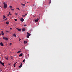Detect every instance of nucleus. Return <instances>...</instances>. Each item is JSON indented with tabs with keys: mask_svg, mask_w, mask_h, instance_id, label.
Masks as SVG:
<instances>
[{
	"mask_svg": "<svg viewBox=\"0 0 72 72\" xmlns=\"http://www.w3.org/2000/svg\"><path fill=\"white\" fill-rule=\"evenodd\" d=\"M3 39H4V40H6V41H7V40H8V38L6 37H3Z\"/></svg>",
	"mask_w": 72,
	"mask_h": 72,
	"instance_id": "3",
	"label": "nucleus"
},
{
	"mask_svg": "<svg viewBox=\"0 0 72 72\" xmlns=\"http://www.w3.org/2000/svg\"><path fill=\"white\" fill-rule=\"evenodd\" d=\"M51 3V0H50V3Z\"/></svg>",
	"mask_w": 72,
	"mask_h": 72,
	"instance_id": "20",
	"label": "nucleus"
},
{
	"mask_svg": "<svg viewBox=\"0 0 72 72\" xmlns=\"http://www.w3.org/2000/svg\"><path fill=\"white\" fill-rule=\"evenodd\" d=\"M34 5H35V4H33V6H34Z\"/></svg>",
	"mask_w": 72,
	"mask_h": 72,
	"instance_id": "41",
	"label": "nucleus"
},
{
	"mask_svg": "<svg viewBox=\"0 0 72 72\" xmlns=\"http://www.w3.org/2000/svg\"><path fill=\"white\" fill-rule=\"evenodd\" d=\"M6 24H9V22H6Z\"/></svg>",
	"mask_w": 72,
	"mask_h": 72,
	"instance_id": "18",
	"label": "nucleus"
},
{
	"mask_svg": "<svg viewBox=\"0 0 72 72\" xmlns=\"http://www.w3.org/2000/svg\"><path fill=\"white\" fill-rule=\"evenodd\" d=\"M25 28H24L22 29V31H25Z\"/></svg>",
	"mask_w": 72,
	"mask_h": 72,
	"instance_id": "12",
	"label": "nucleus"
},
{
	"mask_svg": "<svg viewBox=\"0 0 72 72\" xmlns=\"http://www.w3.org/2000/svg\"><path fill=\"white\" fill-rule=\"evenodd\" d=\"M27 34L26 36L27 38H30V36L31 34L29 33H28V32H27Z\"/></svg>",
	"mask_w": 72,
	"mask_h": 72,
	"instance_id": "2",
	"label": "nucleus"
},
{
	"mask_svg": "<svg viewBox=\"0 0 72 72\" xmlns=\"http://www.w3.org/2000/svg\"><path fill=\"white\" fill-rule=\"evenodd\" d=\"M35 22H37L38 21H39V19H37L35 20Z\"/></svg>",
	"mask_w": 72,
	"mask_h": 72,
	"instance_id": "5",
	"label": "nucleus"
},
{
	"mask_svg": "<svg viewBox=\"0 0 72 72\" xmlns=\"http://www.w3.org/2000/svg\"><path fill=\"white\" fill-rule=\"evenodd\" d=\"M15 64H14V67H15Z\"/></svg>",
	"mask_w": 72,
	"mask_h": 72,
	"instance_id": "32",
	"label": "nucleus"
},
{
	"mask_svg": "<svg viewBox=\"0 0 72 72\" xmlns=\"http://www.w3.org/2000/svg\"><path fill=\"white\" fill-rule=\"evenodd\" d=\"M9 15H11V14H10V12L9 13Z\"/></svg>",
	"mask_w": 72,
	"mask_h": 72,
	"instance_id": "23",
	"label": "nucleus"
},
{
	"mask_svg": "<svg viewBox=\"0 0 72 72\" xmlns=\"http://www.w3.org/2000/svg\"><path fill=\"white\" fill-rule=\"evenodd\" d=\"M1 35H4V32L3 31H1Z\"/></svg>",
	"mask_w": 72,
	"mask_h": 72,
	"instance_id": "9",
	"label": "nucleus"
},
{
	"mask_svg": "<svg viewBox=\"0 0 72 72\" xmlns=\"http://www.w3.org/2000/svg\"><path fill=\"white\" fill-rule=\"evenodd\" d=\"M0 63H1L2 65H3V66H4V63L2 62L1 61H0Z\"/></svg>",
	"mask_w": 72,
	"mask_h": 72,
	"instance_id": "4",
	"label": "nucleus"
},
{
	"mask_svg": "<svg viewBox=\"0 0 72 72\" xmlns=\"http://www.w3.org/2000/svg\"><path fill=\"white\" fill-rule=\"evenodd\" d=\"M6 18V17L4 15H3V19H5V18Z\"/></svg>",
	"mask_w": 72,
	"mask_h": 72,
	"instance_id": "14",
	"label": "nucleus"
},
{
	"mask_svg": "<svg viewBox=\"0 0 72 72\" xmlns=\"http://www.w3.org/2000/svg\"><path fill=\"white\" fill-rule=\"evenodd\" d=\"M24 26L25 27H26V26H27V25L26 24H25V25H24Z\"/></svg>",
	"mask_w": 72,
	"mask_h": 72,
	"instance_id": "28",
	"label": "nucleus"
},
{
	"mask_svg": "<svg viewBox=\"0 0 72 72\" xmlns=\"http://www.w3.org/2000/svg\"><path fill=\"white\" fill-rule=\"evenodd\" d=\"M14 20L15 21H17V19H14Z\"/></svg>",
	"mask_w": 72,
	"mask_h": 72,
	"instance_id": "24",
	"label": "nucleus"
},
{
	"mask_svg": "<svg viewBox=\"0 0 72 72\" xmlns=\"http://www.w3.org/2000/svg\"><path fill=\"white\" fill-rule=\"evenodd\" d=\"M21 22H23L24 21V19L23 18H21L20 19Z\"/></svg>",
	"mask_w": 72,
	"mask_h": 72,
	"instance_id": "8",
	"label": "nucleus"
},
{
	"mask_svg": "<svg viewBox=\"0 0 72 72\" xmlns=\"http://www.w3.org/2000/svg\"><path fill=\"white\" fill-rule=\"evenodd\" d=\"M0 45H1V46H4V44H3V43L2 42L0 43Z\"/></svg>",
	"mask_w": 72,
	"mask_h": 72,
	"instance_id": "6",
	"label": "nucleus"
},
{
	"mask_svg": "<svg viewBox=\"0 0 72 72\" xmlns=\"http://www.w3.org/2000/svg\"><path fill=\"white\" fill-rule=\"evenodd\" d=\"M17 30H18L19 31H20L21 30V29H18Z\"/></svg>",
	"mask_w": 72,
	"mask_h": 72,
	"instance_id": "19",
	"label": "nucleus"
},
{
	"mask_svg": "<svg viewBox=\"0 0 72 72\" xmlns=\"http://www.w3.org/2000/svg\"><path fill=\"white\" fill-rule=\"evenodd\" d=\"M27 3H28V2H27Z\"/></svg>",
	"mask_w": 72,
	"mask_h": 72,
	"instance_id": "42",
	"label": "nucleus"
},
{
	"mask_svg": "<svg viewBox=\"0 0 72 72\" xmlns=\"http://www.w3.org/2000/svg\"><path fill=\"white\" fill-rule=\"evenodd\" d=\"M22 66V63H21L20 66H19V68H21Z\"/></svg>",
	"mask_w": 72,
	"mask_h": 72,
	"instance_id": "7",
	"label": "nucleus"
},
{
	"mask_svg": "<svg viewBox=\"0 0 72 72\" xmlns=\"http://www.w3.org/2000/svg\"><path fill=\"white\" fill-rule=\"evenodd\" d=\"M10 30H12V28H10Z\"/></svg>",
	"mask_w": 72,
	"mask_h": 72,
	"instance_id": "37",
	"label": "nucleus"
},
{
	"mask_svg": "<svg viewBox=\"0 0 72 72\" xmlns=\"http://www.w3.org/2000/svg\"><path fill=\"white\" fill-rule=\"evenodd\" d=\"M25 15L26 16V15H27V14H25Z\"/></svg>",
	"mask_w": 72,
	"mask_h": 72,
	"instance_id": "36",
	"label": "nucleus"
},
{
	"mask_svg": "<svg viewBox=\"0 0 72 72\" xmlns=\"http://www.w3.org/2000/svg\"><path fill=\"white\" fill-rule=\"evenodd\" d=\"M9 64V65H10V64Z\"/></svg>",
	"mask_w": 72,
	"mask_h": 72,
	"instance_id": "40",
	"label": "nucleus"
},
{
	"mask_svg": "<svg viewBox=\"0 0 72 72\" xmlns=\"http://www.w3.org/2000/svg\"><path fill=\"white\" fill-rule=\"evenodd\" d=\"M24 44H27V42L26 41H24Z\"/></svg>",
	"mask_w": 72,
	"mask_h": 72,
	"instance_id": "11",
	"label": "nucleus"
},
{
	"mask_svg": "<svg viewBox=\"0 0 72 72\" xmlns=\"http://www.w3.org/2000/svg\"><path fill=\"white\" fill-rule=\"evenodd\" d=\"M22 55H23V54H22V53H21V54H20L19 56V57H22Z\"/></svg>",
	"mask_w": 72,
	"mask_h": 72,
	"instance_id": "15",
	"label": "nucleus"
},
{
	"mask_svg": "<svg viewBox=\"0 0 72 72\" xmlns=\"http://www.w3.org/2000/svg\"><path fill=\"white\" fill-rule=\"evenodd\" d=\"M17 62H16V63H15V64H15H15H17Z\"/></svg>",
	"mask_w": 72,
	"mask_h": 72,
	"instance_id": "27",
	"label": "nucleus"
},
{
	"mask_svg": "<svg viewBox=\"0 0 72 72\" xmlns=\"http://www.w3.org/2000/svg\"><path fill=\"white\" fill-rule=\"evenodd\" d=\"M10 8L11 9H12V8H13V7L12 6H10Z\"/></svg>",
	"mask_w": 72,
	"mask_h": 72,
	"instance_id": "16",
	"label": "nucleus"
},
{
	"mask_svg": "<svg viewBox=\"0 0 72 72\" xmlns=\"http://www.w3.org/2000/svg\"><path fill=\"white\" fill-rule=\"evenodd\" d=\"M9 15L8 14V17Z\"/></svg>",
	"mask_w": 72,
	"mask_h": 72,
	"instance_id": "38",
	"label": "nucleus"
},
{
	"mask_svg": "<svg viewBox=\"0 0 72 72\" xmlns=\"http://www.w3.org/2000/svg\"><path fill=\"white\" fill-rule=\"evenodd\" d=\"M10 45H12V43H10Z\"/></svg>",
	"mask_w": 72,
	"mask_h": 72,
	"instance_id": "31",
	"label": "nucleus"
},
{
	"mask_svg": "<svg viewBox=\"0 0 72 72\" xmlns=\"http://www.w3.org/2000/svg\"><path fill=\"white\" fill-rule=\"evenodd\" d=\"M16 9H17L18 10H20V9L19 8H16Z\"/></svg>",
	"mask_w": 72,
	"mask_h": 72,
	"instance_id": "21",
	"label": "nucleus"
},
{
	"mask_svg": "<svg viewBox=\"0 0 72 72\" xmlns=\"http://www.w3.org/2000/svg\"><path fill=\"white\" fill-rule=\"evenodd\" d=\"M5 58L6 59H7V60H8V58L6 57Z\"/></svg>",
	"mask_w": 72,
	"mask_h": 72,
	"instance_id": "30",
	"label": "nucleus"
},
{
	"mask_svg": "<svg viewBox=\"0 0 72 72\" xmlns=\"http://www.w3.org/2000/svg\"><path fill=\"white\" fill-rule=\"evenodd\" d=\"M25 60H23V62H25Z\"/></svg>",
	"mask_w": 72,
	"mask_h": 72,
	"instance_id": "29",
	"label": "nucleus"
},
{
	"mask_svg": "<svg viewBox=\"0 0 72 72\" xmlns=\"http://www.w3.org/2000/svg\"><path fill=\"white\" fill-rule=\"evenodd\" d=\"M14 9H11L12 10H14Z\"/></svg>",
	"mask_w": 72,
	"mask_h": 72,
	"instance_id": "33",
	"label": "nucleus"
},
{
	"mask_svg": "<svg viewBox=\"0 0 72 72\" xmlns=\"http://www.w3.org/2000/svg\"><path fill=\"white\" fill-rule=\"evenodd\" d=\"M3 4L4 9H6V8L8 7V4H7L6 3L4 2L3 3Z\"/></svg>",
	"mask_w": 72,
	"mask_h": 72,
	"instance_id": "1",
	"label": "nucleus"
},
{
	"mask_svg": "<svg viewBox=\"0 0 72 72\" xmlns=\"http://www.w3.org/2000/svg\"><path fill=\"white\" fill-rule=\"evenodd\" d=\"M13 36H14V37H17V35H15V34H13Z\"/></svg>",
	"mask_w": 72,
	"mask_h": 72,
	"instance_id": "10",
	"label": "nucleus"
},
{
	"mask_svg": "<svg viewBox=\"0 0 72 72\" xmlns=\"http://www.w3.org/2000/svg\"><path fill=\"white\" fill-rule=\"evenodd\" d=\"M25 16H25V15H22V17H25Z\"/></svg>",
	"mask_w": 72,
	"mask_h": 72,
	"instance_id": "22",
	"label": "nucleus"
},
{
	"mask_svg": "<svg viewBox=\"0 0 72 72\" xmlns=\"http://www.w3.org/2000/svg\"><path fill=\"white\" fill-rule=\"evenodd\" d=\"M19 41H20L21 40V39H19Z\"/></svg>",
	"mask_w": 72,
	"mask_h": 72,
	"instance_id": "34",
	"label": "nucleus"
},
{
	"mask_svg": "<svg viewBox=\"0 0 72 72\" xmlns=\"http://www.w3.org/2000/svg\"><path fill=\"white\" fill-rule=\"evenodd\" d=\"M21 4L22 5V6H25V4H23L21 3Z\"/></svg>",
	"mask_w": 72,
	"mask_h": 72,
	"instance_id": "13",
	"label": "nucleus"
},
{
	"mask_svg": "<svg viewBox=\"0 0 72 72\" xmlns=\"http://www.w3.org/2000/svg\"><path fill=\"white\" fill-rule=\"evenodd\" d=\"M6 32H9V31H6Z\"/></svg>",
	"mask_w": 72,
	"mask_h": 72,
	"instance_id": "26",
	"label": "nucleus"
},
{
	"mask_svg": "<svg viewBox=\"0 0 72 72\" xmlns=\"http://www.w3.org/2000/svg\"><path fill=\"white\" fill-rule=\"evenodd\" d=\"M1 35V34H0V36Z\"/></svg>",
	"mask_w": 72,
	"mask_h": 72,
	"instance_id": "43",
	"label": "nucleus"
},
{
	"mask_svg": "<svg viewBox=\"0 0 72 72\" xmlns=\"http://www.w3.org/2000/svg\"><path fill=\"white\" fill-rule=\"evenodd\" d=\"M21 52V50L19 51H18L17 52V54H19V53H20Z\"/></svg>",
	"mask_w": 72,
	"mask_h": 72,
	"instance_id": "17",
	"label": "nucleus"
},
{
	"mask_svg": "<svg viewBox=\"0 0 72 72\" xmlns=\"http://www.w3.org/2000/svg\"><path fill=\"white\" fill-rule=\"evenodd\" d=\"M15 14V15H17V13H16Z\"/></svg>",
	"mask_w": 72,
	"mask_h": 72,
	"instance_id": "35",
	"label": "nucleus"
},
{
	"mask_svg": "<svg viewBox=\"0 0 72 72\" xmlns=\"http://www.w3.org/2000/svg\"><path fill=\"white\" fill-rule=\"evenodd\" d=\"M11 59H13V57H11Z\"/></svg>",
	"mask_w": 72,
	"mask_h": 72,
	"instance_id": "39",
	"label": "nucleus"
},
{
	"mask_svg": "<svg viewBox=\"0 0 72 72\" xmlns=\"http://www.w3.org/2000/svg\"><path fill=\"white\" fill-rule=\"evenodd\" d=\"M5 21H7V20H8V18H6V19H5Z\"/></svg>",
	"mask_w": 72,
	"mask_h": 72,
	"instance_id": "25",
	"label": "nucleus"
}]
</instances>
